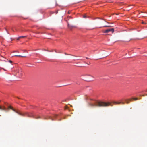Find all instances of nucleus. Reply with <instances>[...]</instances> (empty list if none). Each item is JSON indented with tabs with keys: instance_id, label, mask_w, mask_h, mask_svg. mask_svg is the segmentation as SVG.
I'll use <instances>...</instances> for the list:
<instances>
[{
	"instance_id": "aec40b11",
	"label": "nucleus",
	"mask_w": 147,
	"mask_h": 147,
	"mask_svg": "<svg viewBox=\"0 0 147 147\" xmlns=\"http://www.w3.org/2000/svg\"><path fill=\"white\" fill-rule=\"evenodd\" d=\"M1 69H3L4 70V71H5L6 70L4 68H1Z\"/></svg>"
},
{
	"instance_id": "9b49d317",
	"label": "nucleus",
	"mask_w": 147,
	"mask_h": 147,
	"mask_svg": "<svg viewBox=\"0 0 147 147\" xmlns=\"http://www.w3.org/2000/svg\"><path fill=\"white\" fill-rule=\"evenodd\" d=\"M86 15H84L83 16V18H86Z\"/></svg>"
},
{
	"instance_id": "6e6552de",
	"label": "nucleus",
	"mask_w": 147,
	"mask_h": 147,
	"mask_svg": "<svg viewBox=\"0 0 147 147\" xmlns=\"http://www.w3.org/2000/svg\"><path fill=\"white\" fill-rule=\"evenodd\" d=\"M15 56H18V57H26L25 56H21V55H15Z\"/></svg>"
},
{
	"instance_id": "f257e3e1",
	"label": "nucleus",
	"mask_w": 147,
	"mask_h": 147,
	"mask_svg": "<svg viewBox=\"0 0 147 147\" xmlns=\"http://www.w3.org/2000/svg\"><path fill=\"white\" fill-rule=\"evenodd\" d=\"M88 106L93 107L94 106L97 107H107L109 105L111 106H113V105H111V103L110 102H105L102 101H97L95 103H92L91 102H89L88 103Z\"/></svg>"
},
{
	"instance_id": "2eb2a0df",
	"label": "nucleus",
	"mask_w": 147,
	"mask_h": 147,
	"mask_svg": "<svg viewBox=\"0 0 147 147\" xmlns=\"http://www.w3.org/2000/svg\"><path fill=\"white\" fill-rule=\"evenodd\" d=\"M50 119H51L52 120H54V118H53L51 117H50Z\"/></svg>"
},
{
	"instance_id": "39448f33",
	"label": "nucleus",
	"mask_w": 147,
	"mask_h": 147,
	"mask_svg": "<svg viewBox=\"0 0 147 147\" xmlns=\"http://www.w3.org/2000/svg\"><path fill=\"white\" fill-rule=\"evenodd\" d=\"M131 100V99H127V100H125V101L126 102V103L128 104L129 103V102Z\"/></svg>"
},
{
	"instance_id": "4be33fe9",
	"label": "nucleus",
	"mask_w": 147,
	"mask_h": 147,
	"mask_svg": "<svg viewBox=\"0 0 147 147\" xmlns=\"http://www.w3.org/2000/svg\"><path fill=\"white\" fill-rule=\"evenodd\" d=\"M68 13H69V12H68Z\"/></svg>"
},
{
	"instance_id": "ddd939ff",
	"label": "nucleus",
	"mask_w": 147,
	"mask_h": 147,
	"mask_svg": "<svg viewBox=\"0 0 147 147\" xmlns=\"http://www.w3.org/2000/svg\"><path fill=\"white\" fill-rule=\"evenodd\" d=\"M110 26H104V27H110Z\"/></svg>"
},
{
	"instance_id": "412c9836",
	"label": "nucleus",
	"mask_w": 147,
	"mask_h": 147,
	"mask_svg": "<svg viewBox=\"0 0 147 147\" xmlns=\"http://www.w3.org/2000/svg\"><path fill=\"white\" fill-rule=\"evenodd\" d=\"M142 96H144V95H143Z\"/></svg>"
},
{
	"instance_id": "a211bd4d",
	"label": "nucleus",
	"mask_w": 147,
	"mask_h": 147,
	"mask_svg": "<svg viewBox=\"0 0 147 147\" xmlns=\"http://www.w3.org/2000/svg\"><path fill=\"white\" fill-rule=\"evenodd\" d=\"M2 107L1 106H0V109L2 110Z\"/></svg>"
},
{
	"instance_id": "7ed1b4c3",
	"label": "nucleus",
	"mask_w": 147,
	"mask_h": 147,
	"mask_svg": "<svg viewBox=\"0 0 147 147\" xmlns=\"http://www.w3.org/2000/svg\"><path fill=\"white\" fill-rule=\"evenodd\" d=\"M110 31L112 32V33H113L114 32V29L113 28L111 29H108L105 30L103 32L104 33H108Z\"/></svg>"
},
{
	"instance_id": "9d476101",
	"label": "nucleus",
	"mask_w": 147,
	"mask_h": 147,
	"mask_svg": "<svg viewBox=\"0 0 147 147\" xmlns=\"http://www.w3.org/2000/svg\"><path fill=\"white\" fill-rule=\"evenodd\" d=\"M133 100H138V98H133Z\"/></svg>"
},
{
	"instance_id": "5701e85b",
	"label": "nucleus",
	"mask_w": 147,
	"mask_h": 147,
	"mask_svg": "<svg viewBox=\"0 0 147 147\" xmlns=\"http://www.w3.org/2000/svg\"><path fill=\"white\" fill-rule=\"evenodd\" d=\"M1 101L0 100V102Z\"/></svg>"
},
{
	"instance_id": "f3484780",
	"label": "nucleus",
	"mask_w": 147,
	"mask_h": 147,
	"mask_svg": "<svg viewBox=\"0 0 147 147\" xmlns=\"http://www.w3.org/2000/svg\"><path fill=\"white\" fill-rule=\"evenodd\" d=\"M142 24H146V23H145L144 22H142Z\"/></svg>"
},
{
	"instance_id": "20e7f679",
	"label": "nucleus",
	"mask_w": 147,
	"mask_h": 147,
	"mask_svg": "<svg viewBox=\"0 0 147 147\" xmlns=\"http://www.w3.org/2000/svg\"><path fill=\"white\" fill-rule=\"evenodd\" d=\"M113 103L115 104H120L121 103L122 104H125L124 102H117L115 101H114L113 102Z\"/></svg>"
},
{
	"instance_id": "dca6fc26",
	"label": "nucleus",
	"mask_w": 147,
	"mask_h": 147,
	"mask_svg": "<svg viewBox=\"0 0 147 147\" xmlns=\"http://www.w3.org/2000/svg\"><path fill=\"white\" fill-rule=\"evenodd\" d=\"M40 118V117L39 116H38L37 117H35V118L37 119H38V118Z\"/></svg>"
},
{
	"instance_id": "0eeeda50",
	"label": "nucleus",
	"mask_w": 147,
	"mask_h": 147,
	"mask_svg": "<svg viewBox=\"0 0 147 147\" xmlns=\"http://www.w3.org/2000/svg\"><path fill=\"white\" fill-rule=\"evenodd\" d=\"M18 73H19V76H21L22 75V72L21 70H19Z\"/></svg>"
},
{
	"instance_id": "4468645a",
	"label": "nucleus",
	"mask_w": 147,
	"mask_h": 147,
	"mask_svg": "<svg viewBox=\"0 0 147 147\" xmlns=\"http://www.w3.org/2000/svg\"><path fill=\"white\" fill-rule=\"evenodd\" d=\"M20 38V37H18V38H17V40H18Z\"/></svg>"
},
{
	"instance_id": "1a4fd4ad",
	"label": "nucleus",
	"mask_w": 147,
	"mask_h": 147,
	"mask_svg": "<svg viewBox=\"0 0 147 147\" xmlns=\"http://www.w3.org/2000/svg\"><path fill=\"white\" fill-rule=\"evenodd\" d=\"M26 37V36H20V38H24Z\"/></svg>"
},
{
	"instance_id": "6ab92c4d",
	"label": "nucleus",
	"mask_w": 147,
	"mask_h": 147,
	"mask_svg": "<svg viewBox=\"0 0 147 147\" xmlns=\"http://www.w3.org/2000/svg\"><path fill=\"white\" fill-rule=\"evenodd\" d=\"M9 62H10V63H12V61H11V60H9Z\"/></svg>"
},
{
	"instance_id": "423d86ee",
	"label": "nucleus",
	"mask_w": 147,
	"mask_h": 147,
	"mask_svg": "<svg viewBox=\"0 0 147 147\" xmlns=\"http://www.w3.org/2000/svg\"><path fill=\"white\" fill-rule=\"evenodd\" d=\"M68 28L70 29H72L74 27V26L70 25L69 24H68Z\"/></svg>"
},
{
	"instance_id": "f8f14e48",
	"label": "nucleus",
	"mask_w": 147,
	"mask_h": 147,
	"mask_svg": "<svg viewBox=\"0 0 147 147\" xmlns=\"http://www.w3.org/2000/svg\"><path fill=\"white\" fill-rule=\"evenodd\" d=\"M57 116V115H54V118H56Z\"/></svg>"
},
{
	"instance_id": "f03ea898",
	"label": "nucleus",
	"mask_w": 147,
	"mask_h": 147,
	"mask_svg": "<svg viewBox=\"0 0 147 147\" xmlns=\"http://www.w3.org/2000/svg\"><path fill=\"white\" fill-rule=\"evenodd\" d=\"M2 110H4L5 111V112H8L9 111L10 109H12L13 111L15 112L17 114L21 115V114L20 113L18 112V111L16 110L15 109H14L13 107L11 106H8L7 108H6L4 106H3L2 107Z\"/></svg>"
}]
</instances>
